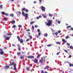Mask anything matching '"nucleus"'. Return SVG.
Here are the masks:
<instances>
[{"label": "nucleus", "mask_w": 73, "mask_h": 73, "mask_svg": "<svg viewBox=\"0 0 73 73\" xmlns=\"http://www.w3.org/2000/svg\"><path fill=\"white\" fill-rule=\"evenodd\" d=\"M52 21L51 20H49L48 21V23H47L46 22V24L48 26H50L51 25H52Z\"/></svg>", "instance_id": "1"}, {"label": "nucleus", "mask_w": 73, "mask_h": 73, "mask_svg": "<svg viewBox=\"0 0 73 73\" xmlns=\"http://www.w3.org/2000/svg\"><path fill=\"white\" fill-rule=\"evenodd\" d=\"M22 12H24V11H25L26 12H28L29 11L28 10L26 9L25 8H23L22 10Z\"/></svg>", "instance_id": "2"}, {"label": "nucleus", "mask_w": 73, "mask_h": 73, "mask_svg": "<svg viewBox=\"0 0 73 73\" xmlns=\"http://www.w3.org/2000/svg\"><path fill=\"white\" fill-rule=\"evenodd\" d=\"M22 15L23 16H25L26 17L28 18V14H25V13H24V12H22Z\"/></svg>", "instance_id": "3"}, {"label": "nucleus", "mask_w": 73, "mask_h": 73, "mask_svg": "<svg viewBox=\"0 0 73 73\" xmlns=\"http://www.w3.org/2000/svg\"><path fill=\"white\" fill-rule=\"evenodd\" d=\"M41 9L42 10V11H43V12H45V8L42 6H41Z\"/></svg>", "instance_id": "4"}, {"label": "nucleus", "mask_w": 73, "mask_h": 73, "mask_svg": "<svg viewBox=\"0 0 73 73\" xmlns=\"http://www.w3.org/2000/svg\"><path fill=\"white\" fill-rule=\"evenodd\" d=\"M0 51H1V52L0 51V54L3 55L4 54V52L3 51V50L2 49L0 48Z\"/></svg>", "instance_id": "5"}, {"label": "nucleus", "mask_w": 73, "mask_h": 73, "mask_svg": "<svg viewBox=\"0 0 73 73\" xmlns=\"http://www.w3.org/2000/svg\"><path fill=\"white\" fill-rule=\"evenodd\" d=\"M34 62L36 63V64H38V60L37 59L35 58L33 60Z\"/></svg>", "instance_id": "6"}, {"label": "nucleus", "mask_w": 73, "mask_h": 73, "mask_svg": "<svg viewBox=\"0 0 73 73\" xmlns=\"http://www.w3.org/2000/svg\"><path fill=\"white\" fill-rule=\"evenodd\" d=\"M46 57H47L46 56L45 57H43V58H42V61H45V58H46Z\"/></svg>", "instance_id": "7"}, {"label": "nucleus", "mask_w": 73, "mask_h": 73, "mask_svg": "<svg viewBox=\"0 0 73 73\" xmlns=\"http://www.w3.org/2000/svg\"><path fill=\"white\" fill-rule=\"evenodd\" d=\"M9 66L6 65L4 66V69H5L7 70V69H8V68H9Z\"/></svg>", "instance_id": "8"}, {"label": "nucleus", "mask_w": 73, "mask_h": 73, "mask_svg": "<svg viewBox=\"0 0 73 73\" xmlns=\"http://www.w3.org/2000/svg\"><path fill=\"white\" fill-rule=\"evenodd\" d=\"M40 35H41V33H38V35H35V36L36 38H38L39 37H40Z\"/></svg>", "instance_id": "9"}, {"label": "nucleus", "mask_w": 73, "mask_h": 73, "mask_svg": "<svg viewBox=\"0 0 73 73\" xmlns=\"http://www.w3.org/2000/svg\"><path fill=\"white\" fill-rule=\"evenodd\" d=\"M27 57L28 58H35V57H34V56H28Z\"/></svg>", "instance_id": "10"}, {"label": "nucleus", "mask_w": 73, "mask_h": 73, "mask_svg": "<svg viewBox=\"0 0 73 73\" xmlns=\"http://www.w3.org/2000/svg\"><path fill=\"white\" fill-rule=\"evenodd\" d=\"M14 68L13 69V70H17V69L16 68V64H15V65L14 66Z\"/></svg>", "instance_id": "11"}, {"label": "nucleus", "mask_w": 73, "mask_h": 73, "mask_svg": "<svg viewBox=\"0 0 73 73\" xmlns=\"http://www.w3.org/2000/svg\"><path fill=\"white\" fill-rule=\"evenodd\" d=\"M15 65V64L14 62H13L11 64H9V65H10V66H12V65H13V66Z\"/></svg>", "instance_id": "12"}, {"label": "nucleus", "mask_w": 73, "mask_h": 73, "mask_svg": "<svg viewBox=\"0 0 73 73\" xmlns=\"http://www.w3.org/2000/svg\"><path fill=\"white\" fill-rule=\"evenodd\" d=\"M73 64V63H72ZM69 65L70 67H72V66L73 67V64H72V63H69Z\"/></svg>", "instance_id": "13"}, {"label": "nucleus", "mask_w": 73, "mask_h": 73, "mask_svg": "<svg viewBox=\"0 0 73 73\" xmlns=\"http://www.w3.org/2000/svg\"><path fill=\"white\" fill-rule=\"evenodd\" d=\"M19 41H20L21 43H23L24 42L23 39H20V40H19Z\"/></svg>", "instance_id": "14"}, {"label": "nucleus", "mask_w": 73, "mask_h": 73, "mask_svg": "<svg viewBox=\"0 0 73 73\" xmlns=\"http://www.w3.org/2000/svg\"><path fill=\"white\" fill-rule=\"evenodd\" d=\"M24 56H21L20 58L21 59V60H24Z\"/></svg>", "instance_id": "15"}, {"label": "nucleus", "mask_w": 73, "mask_h": 73, "mask_svg": "<svg viewBox=\"0 0 73 73\" xmlns=\"http://www.w3.org/2000/svg\"><path fill=\"white\" fill-rule=\"evenodd\" d=\"M42 16L44 18H46V16H45V14H42Z\"/></svg>", "instance_id": "16"}, {"label": "nucleus", "mask_w": 73, "mask_h": 73, "mask_svg": "<svg viewBox=\"0 0 73 73\" xmlns=\"http://www.w3.org/2000/svg\"><path fill=\"white\" fill-rule=\"evenodd\" d=\"M5 38L7 40H9L10 39V37H5Z\"/></svg>", "instance_id": "17"}, {"label": "nucleus", "mask_w": 73, "mask_h": 73, "mask_svg": "<svg viewBox=\"0 0 73 73\" xmlns=\"http://www.w3.org/2000/svg\"><path fill=\"white\" fill-rule=\"evenodd\" d=\"M26 69H27L28 71H29V70H30V68L29 67H27L26 68Z\"/></svg>", "instance_id": "18"}, {"label": "nucleus", "mask_w": 73, "mask_h": 73, "mask_svg": "<svg viewBox=\"0 0 73 73\" xmlns=\"http://www.w3.org/2000/svg\"><path fill=\"white\" fill-rule=\"evenodd\" d=\"M49 68V67H48V66H46L45 68L44 69H48Z\"/></svg>", "instance_id": "19"}, {"label": "nucleus", "mask_w": 73, "mask_h": 73, "mask_svg": "<svg viewBox=\"0 0 73 73\" xmlns=\"http://www.w3.org/2000/svg\"><path fill=\"white\" fill-rule=\"evenodd\" d=\"M10 16L11 17H13L14 16V15H13V14H11L10 15Z\"/></svg>", "instance_id": "20"}, {"label": "nucleus", "mask_w": 73, "mask_h": 73, "mask_svg": "<svg viewBox=\"0 0 73 73\" xmlns=\"http://www.w3.org/2000/svg\"><path fill=\"white\" fill-rule=\"evenodd\" d=\"M41 15L39 16L38 17H36V19L38 20L39 19V18H41Z\"/></svg>", "instance_id": "21"}, {"label": "nucleus", "mask_w": 73, "mask_h": 73, "mask_svg": "<svg viewBox=\"0 0 73 73\" xmlns=\"http://www.w3.org/2000/svg\"><path fill=\"white\" fill-rule=\"evenodd\" d=\"M56 44H58L59 45H61V42H56Z\"/></svg>", "instance_id": "22"}, {"label": "nucleus", "mask_w": 73, "mask_h": 73, "mask_svg": "<svg viewBox=\"0 0 73 73\" xmlns=\"http://www.w3.org/2000/svg\"><path fill=\"white\" fill-rule=\"evenodd\" d=\"M62 41L63 42H64V43H66V41H65V39H62Z\"/></svg>", "instance_id": "23"}, {"label": "nucleus", "mask_w": 73, "mask_h": 73, "mask_svg": "<svg viewBox=\"0 0 73 73\" xmlns=\"http://www.w3.org/2000/svg\"><path fill=\"white\" fill-rule=\"evenodd\" d=\"M29 37L30 40H32V36L31 35H29Z\"/></svg>", "instance_id": "24"}, {"label": "nucleus", "mask_w": 73, "mask_h": 73, "mask_svg": "<svg viewBox=\"0 0 73 73\" xmlns=\"http://www.w3.org/2000/svg\"><path fill=\"white\" fill-rule=\"evenodd\" d=\"M44 37H47L48 36V34L46 33L44 35Z\"/></svg>", "instance_id": "25"}, {"label": "nucleus", "mask_w": 73, "mask_h": 73, "mask_svg": "<svg viewBox=\"0 0 73 73\" xmlns=\"http://www.w3.org/2000/svg\"><path fill=\"white\" fill-rule=\"evenodd\" d=\"M11 22L12 24H15V21H12Z\"/></svg>", "instance_id": "26"}, {"label": "nucleus", "mask_w": 73, "mask_h": 73, "mask_svg": "<svg viewBox=\"0 0 73 73\" xmlns=\"http://www.w3.org/2000/svg\"><path fill=\"white\" fill-rule=\"evenodd\" d=\"M41 56V54H39V55H38V56H37V58H38V57H40V56Z\"/></svg>", "instance_id": "27"}, {"label": "nucleus", "mask_w": 73, "mask_h": 73, "mask_svg": "<svg viewBox=\"0 0 73 73\" xmlns=\"http://www.w3.org/2000/svg\"><path fill=\"white\" fill-rule=\"evenodd\" d=\"M70 49H73V47L72 46H71L70 47Z\"/></svg>", "instance_id": "28"}, {"label": "nucleus", "mask_w": 73, "mask_h": 73, "mask_svg": "<svg viewBox=\"0 0 73 73\" xmlns=\"http://www.w3.org/2000/svg\"><path fill=\"white\" fill-rule=\"evenodd\" d=\"M33 23H35V21H32L30 23V24H33Z\"/></svg>", "instance_id": "29"}, {"label": "nucleus", "mask_w": 73, "mask_h": 73, "mask_svg": "<svg viewBox=\"0 0 73 73\" xmlns=\"http://www.w3.org/2000/svg\"><path fill=\"white\" fill-rule=\"evenodd\" d=\"M17 38L18 39L19 41V40H20V36H17Z\"/></svg>", "instance_id": "30"}, {"label": "nucleus", "mask_w": 73, "mask_h": 73, "mask_svg": "<svg viewBox=\"0 0 73 73\" xmlns=\"http://www.w3.org/2000/svg\"><path fill=\"white\" fill-rule=\"evenodd\" d=\"M60 53V52H57L56 53V55H59Z\"/></svg>", "instance_id": "31"}, {"label": "nucleus", "mask_w": 73, "mask_h": 73, "mask_svg": "<svg viewBox=\"0 0 73 73\" xmlns=\"http://www.w3.org/2000/svg\"><path fill=\"white\" fill-rule=\"evenodd\" d=\"M16 25H14L13 26L12 28H16Z\"/></svg>", "instance_id": "32"}, {"label": "nucleus", "mask_w": 73, "mask_h": 73, "mask_svg": "<svg viewBox=\"0 0 73 73\" xmlns=\"http://www.w3.org/2000/svg\"><path fill=\"white\" fill-rule=\"evenodd\" d=\"M52 46V45L51 44H48L47 45V46H48V47H49V46Z\"/></svg>", "instance_id": "33"}, {"label": "nucleus", "mask_w": 73, "mask_h": 73, "mask_svg": "<svg viewBox=\"0 0 73 73\" xmlns=\"http://www.w3.org/2000/svg\"><path fill=\"white\" fill-rule=\"evenodd\" d=\"M21 47H18V49L19 50H21V49H20V48Z\"/></svg>", "instance_id": "34"}, {"label": "nucleus", "mask_w": 73, "mask_h": 73, "mask_svg": "<svg viewBox=\"0 0 73 73\" xmlns=\"http://www.w3.org/2000/svg\"><path fill=\"white\" fill-rule=\"evenodd\" d=\"M69 28H71V26H68L66 28L68 29Z\"/></svg>", "instance_id": "35"}, {"label": "nucleus", "mask_w": 73, "mask_h": 73, "mask_svg": "<svg viewBox=\"0 0 73 73\" xmlns=\"http://www.w3.org/2000/svg\"><path fill=\"white\" fill-rule=\"evenodd\" d=\"M12 46L14 47H16V46L14 44H12Z\"/></svg>", "instance_id": "36"}, {"label": "nucleus", "mask_w": 73, "mask_h": 73, "mask_svg": "<svg viewBox=\"0 0 73 73\" xmlns=\"http://www.w3.org/2000/svg\"><path fill=\"white\" fill-rule=\"evenodd\" d=\"M30 40V39H27L26 40V42H28V41H29Z\"/></svg>", "instance_id": "37"}, {"label": "nucleus", "mask_w": 73, "mask_h": 73, "mask_svg": "<svg viewBox=\"0 0 73 73\" xmlns=\"http://www.w3.org/2000/svg\"><path fill=\"white\" fill-rule=\"evenodd\" d=\"M1 13L2 14V15H4L5 14V13H4V11L1 12Z\"/></svg>", "instance_id": "38"}, {"label": "nucleus", "mask_w": 73, "mask_h": 73, "mask_svg": "<svg viewBox=\"0 0 73 73\" xmlns=\"http://www.w3.org/2000/svg\"><path fill=\"white\" fill-rule=\"evenodd\" d=\"M21 54V52H18L17 53V55L19 56V55H20V54Z\"/></svg>", "instance_id": "39"}, {"label": "nucleus", "mask_w": 73, "mask_h": 73, "mask_svg": "<svg viewBox=\"0 0 73 73\" xmlns=\"http://www.w3.org/2000/svg\"><path fill=\"white\" fill-rule=\"evenodd\" d=\"M18 27L19 28H21L22 27V25H18Z\"/></svg>", "instance_id": "40"}, {"label": "nucleus", "mask_w": 73, "mask_h": 73, "mask_svg": "<svg viewBox=\"0 0 73 73\" xmlns=\"http://www.w3.org/2000/svg\"><path fill=\"white\" fill-rule=\"evenodd\" d=\"M8 35V36H9V35H12V34H11L10 33H9L8 34H7Z\"/></svg>", "instance_id": "41"}, {"label": "nucleus", "mask_w": 73, "mask_h": 73, "mask_svg": "<svg viewBox=\"0 0 73 73\" xmlns=\"http://www.w3.org/2000/svg\"><path fill=\"white\" fill-rule=\"evenodd\" d=\"M38 32V33H40V29H38L37 30Z\"/></svg>", "instance_id": "42"}, {"label": "nucleus", "mask_w": 73, "mask_h": 73, "mask_svg": "<svg viewBox=\"0 0 73 73\" xmlns=\"http://www.w3.org/2000/svg\"><path fill=\"white\" fill-rule=\"evenodd\" d=\"M26 31L27 32H29L30 31V29H28L27 30H26Z\"/></svg>", "instance_id": "43"}, {"label": "nucleus", "mask_w": 73, "mask_h": 73, "mask_svg": "<svg viewBox=\"0 0 73 73\" xmlns=\"http://www.w3.org/2000/svg\"><path fill=\"white\" fill-rule=\"evenodd\" d=\"M67 45H69V46H70V44L69 43H66Z\"/></svg>", "instance_id": "44"}, {"label": "nucleus", "mask_w": 73, "mask_h": 73, "mask_svg": "<svg viewBox=\"0 0 73 73\" xmlns=\"http://www.w3.org/2000/svg\"><path fill=\"white\" fill-rule=\"evenodd\" d=\"M49 16H50L51 17H52V16H53V15H52L51 14H49Z\"/></svg>", "instance_id": "45"}, {"label": "nucleus", "mask_w": 73, "mask_h": 73, "mask_svg": "<svg viewBox=\"0 0 73 73\" xmlns=\"http://www.w3.org/2000/svg\"><path fill=\"white\" fill-rule=\"evenodd\" d=\"M68 38H69V36H67L66 37V39H68Z\"/></svg>", "instance_id": "46"}, {"label": "nucleus", "mask_w": 73, "mask_h": 73, "mask_svg": "<svg viewBox=\"0 0 73 73\" xmlns=\"http://www.w3.org/2000/svg\"><path fill=\"white\" fill-rule=\"evenodd\" d=\"M55 35H56V36H57V35H58V33L57 32H56L55 33Z\"/></svg>", "instance_id": "47"}, {"label": "nucleus", "mask_w": 73, "mask_h": 73, "mask_svg": "<svg viewBox=\"0 0 73 73\" xmlns=\"http://www.w3.org/2000/svg\"><path fill=\"white\" fill-rule=\"evenodd\" d=\"M17 46L18 47H21V46H20V44H17Z\"/></svg>", "instance_id": "48"}, {"label": "nucleus", "mask_w": 73, "mask_h": 73, "mask_svg": "<svg viewBox=\"0 0 73 73\" xmlns=\"http://www.w3.org/2000/svg\"><path fill=\"white\" fill-rule=\"evenodd\" d=\"M64 52H66V53H68V51H67V50H64Z\"/></svg>", "instance_id": "49"}, {"label": "nucleus", "mask_w": 73, "mask_h": 73, "mask_svg": "<svg viewBox=\"0 0 73 73\" xmlns=\"http://www.w3.org/2000/svg\"><path fill=\"white\" fill-rule=\"evenodd\" d=\"M4 19H5V21H7V19H6L5 18H4Z\"/></svg>", "instance_id": "50"}, {"label": "nucleus", "mask_w": 73, "mask_h": 73, "mask_svg": "<svg viewBox=\"0 0 73 73\" xmlns=\"http://www.w3.org/2000/svg\"><path fill=\"white\" fill-rule=\"evenodd\" d=\"M58 24H60V23H61V22H60V21H58Z\"/></svg>", "instance_id": "51"}, {"label": "nucleus", "mask_w": 73, "mask_h": 73, "mask_svg": "<svg viewBox=\"0 0 73 73\" xmlns=\"http://www.w3.org/2000/svg\"><path fill=\"white\" fill-rule=\"evenodd\" d=\"M41 73H44V71L42 70L41 71Z\"/></svg>", "instance_id": "52"}, {"label": "nucleus", "mask_w": 73, "mask_h": 73, "mask_svg": "<svg viewBox=\"0 0 73 73\" xmlns=\"http://www.w3.org/2000/svg\"><path fill=\"white\" fill-rule=\"evenodd\" d=\"M3 7V5H1V6H0L1 8H3V7Z\"/></svg>", "instance_id": "53"}, {"label": "nucleus", "mask_w": 73, "mask_h": 73, "mask_svg": "<svg viewBox=\"0 0 73 73\" xmlns=\"http://www.w3.org/2000/svg\"><path fill=\"white\" fill-rule=\"evenodd\" d=\"M42 60H40V62H42Z\"/></svg>", "instance_id": "54"}, {"label": "nucleus", "mask_w": 73, "mask_h": 73, "mask_svg": "<svg viewBox=\"0 0 73 73\" xmlns=\"http://www.w3.org/2000/svg\"><path fill=\"white\" fill-rule=\"evenodd\" d=\"M4 15H6V16H8V14L6 13H5Z\"/></svg>", "instance_id": "55"}, {"label": "nucleus", "mask_w": 73, "mask_h": 73, "mask_svg": "<svg viewBox=\"0 0 73 73\" xmlns=\"http://www.w3.org/2000/svg\"><path fill=\"white\" fill-rule=\"evenodd\" d=\"M69 58H71L72 57V55H70L69 56Z\"/></svg>", "instance_id": "56"}, {"label": "nucleus", "mask_w": 73, "mask_h": 73, "mask_svg": "<svg viewBox=\"0 0 73 73\" xmlns=\"http://www.w3.org/2000/svg\"><path fill=\"white\" fill-rule=\"evenodd\" d=\"M34 4H36V3H37V2H36V1H34Z\"/></svg>", "instance_id": "57"}, {"label": "nucleus", "mask_w": 73, "mask_h": 73, "mask_svg": "<svg viewBox=\"0 0 73 73\" xmlns=\"http://www.w3.org/2000/svg\"><path fill=\"white\" fill-rule=\"evenodd\" d=\"M32 28L33 29V30H34V29L35 28V27H33V26H32Z\"/></svg>", "instance_id": "58"}, {"label": "nucleus", "mask_w": 73, "mask_h": 73, "mask_svg": "<svg viewBox=\"0 0 73 73\" xmlns=\"http://www.w3.org/2000/svg\"><path fill=\"white\" fill-rule=\"evenodd\" d=\"M35 28H37V27H38V26L37 25H35Z\"/></svg>", "instance_id": "59"}, {"label": "nucleus", "mask_w": 73, "mask_h": 73, "mask_svg": "<svg viewBox=\"0 0 73 73\" xmlns=\"http://www.w3.org/2000/svg\"><path fill=\"white\" fill-rule=\"evenodd\" d=\"M60 32H61V31H58V33H60Z\"/></svg>", "instance_id": "60"}, {"label": "nucleus", "mask_w": 73, "mask_h": 73, "mask_svg": "<svg viewBox=\"0 0 73 73\" xmlns=\"http://www.w3.org/2000/svg\"><path fill=\"white\" fill-rule=\"evenodd\" d=\"M30 66H32V64H31L30 65Z\"/></svg>", "instance_id": "61"}, {"label": "nucleus", "mask_w": 73, "mask_h": 73, "mask_svg": "<svg viewBox=\"0 0 73 73\" xmlns=\"http://www.w3.org/2000/svg\"><path fill=\"white\" fill-rule=\"evenodd\" d=\"M39 1L40 3H41L42 1H41V0H39Z\"/></svg>", "instance_id": "62"}, {"label": "nucleus", "mask_w": 73, "mask_h": 73, "mask_svg": "<svg viewBox=\"0 0 73 73\" xmlns=\"http://www.w3.org/2000/svg\"><path fill=\"white\" fill-rule=\"evenodd\" d=\"M71 29L72 30V31L73 30V28H71Z\"/></svg>", "instance_id": "63"}, {"label": "nucleus", "mask_w": 73, "mask_h": 73, "mask_svg": "<svg viewBox=\"0 0 73 73\" xmlns=\"http://www.w3.org/2000/svg\"><path fill=\"white\" fill-rule=\"evenodd\" d=\"M16 58V56H14V58Z\"/></svg>", "instance_id": "64"}]
</instances>
